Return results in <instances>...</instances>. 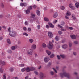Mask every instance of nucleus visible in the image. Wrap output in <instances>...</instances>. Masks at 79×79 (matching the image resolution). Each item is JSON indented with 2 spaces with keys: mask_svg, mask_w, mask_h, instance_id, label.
<instances>
[{
  "mask_svg": "<svg viewBox=\"0 0 79 79\" xmlns=\"http://www.w3.org/2000/svg\"><path fill=\"white\" fill-rule=\"evenodd\" d=\"M60 74L62 78H63L64 76H65V77H67L68 79H70V77H71L70 75L66 73V72H64L63 73H60Z\"/></svg>",
  "mask_w": 79,
  "mask_h": 79,
  "instance_id": "f257e3e1",
  "label": "nucleus"
},
{
  "mask_svg": "<svg viewBox=\"0 0 79 79\" xmlns=\"http://www.w3.org/2000/svg\"><path fill=\"white\" fill-rule=\"evenodd\" d=\"M16 32L14 31H9V35L12 37H14L16 36Z\"/></svg>",
  "mask_w": 79,
  "mask_h": 79,
  "instance_id": "f03ea898",
  "label": "nucleus"
},
{
  "mask_svg": "<svg viewBox=\"0 0 79 79\" xmlns=\"http://www.w3.org/2000/svg\"><path fill=\"white\" fill-rule=\"evenodd\" d=\"M47 47L49 49H52L53 48V44L52 42L49 41V44L48 45Z\"/></svg>",
  "mask_w": 79,
  "mask_h": 79,
  "instance_id": "7ed1b4c3",
  "label": "nucleus"
},
{
  "mask_svg": "<svg viewBox=\"0 0 79 79\" xmlns=\"http://www.w3.org/2000/svg\"><path fill=\"white\" fill-rule=\"evenodd\" d=\"M48 34L49 38H52L53 37V35L51 32H48Z\"/></svg>",
  "mask_w": 79,
  "mask_h": 79,
  "instance_id": "20e7f679",
  "label": "nucleus"
},
{
  "mask_svg": "<svg viewBox=\"0 0 79 79\" xmlns=\"http://www.w3.org/2000/svg\"><path fill=\"white\" fill-rule=\"evenodd\" d=\"M32 52V50L31 49H30L27 51V53L29 55H32L33 54Z\"/></svg>",
  "mask_w": 79,
  "mask_h": 79,
  "instance_id": "39448f33",
  "label": "nucleus"
},
{
  "mask_svg": "<svg viewBox=\"0 0 79 79\" xmlns=\"http://www.w3.org/2000/svg\"><path fill=\"white\" fill-rule=\"evenodd\" d=\"M20 6H21L23 7V6H27V4L25 3L21 2L20 3Z\"/></svg>",
  "mask_w": 79,
  "mask_h": 79,
  "instance_id": "423d86ee",
  "label": "nucleus"
},
{
  "mask_svg": "<svg viewBox=\"0 0 79 79\" xmlns=\"http://www.w3.org/2000/svg\"><path fill=\"white\" fill-rule=\"evenodd\" d=\"M31 71V67H28L26 68V72L27 73Z\"/></svg>",
  "mask_w": 79,
  "mask_h": 79,
  "instance_id": "0eeeda50",
  "label": "nucleus"
},
{
  "mask_svg": "<svg viewBox=\"0 0 79 79\" xmlns=\"http://www.w3.org/2000/svg\"><path fill=\"white\" fill-rule=\"evenodd\" d=\"M50 60V58L48 57H46L44 58V61L45 63H47Z\"/></svg>",
  "mask_w": 79,
  "mask_h": 79,
  "instance_id": "6e6552de",
  "label": "nucleus"
},
{
  "mask_svg": "<svg viewBox=\"0 0 79 79\" xmlns=\"http://www.w3.org/2000/svg\"><path fill=\"white\" fill-rule=\"evenodd\" d=\"M40 79H43V77H44V74H43V73L40 72Z\"/></svg>",
  "mask_w": 79,
  "mask_h": 79,
  "instance_id": "1a4fd4ad",
  "label": "nucleus"
},
{
  "mask_svg": "<svg viewBox=\"0 0 79 79\" xmlns=\"http://www.w3.org/2000/svg\"><path fill=\"white\" fill-rule=\"evenodd\" d=\"M58 16V14L57 12H56L53 14V17L54 18H56Z\"/></svg>",
  "mask_w": 79,
  "mask_h": 79,
  "instance_id": "9d476101",
  "label": "nucleus"
},
{
  "mask_svg": "<svg viewBox=\"0 0 79 79\" xmlns=\"http://www.w3.org/2000/svg\"><path fill=\"white\" fill-rule=\"evenodd\" d=\"M37 46L35 44H33L31 46V48L33 50H35Z\"/></svg>",
  "mask_w": 79,
  "mask_h": 79,
  "instance_id": "9b49d317",
  "label": "nucleus"
},
{
  "mask_svg": "<svg viewBox=\"0 0 79 79\" xmlns=\"http://www.w3.org/2000/svg\"><path fill=\"white\" fill-rule=\"evenodd\" d=\"M62 47L64 49H66L68 48V45L67 44H64L62 45Z\"/></svg>",
  "mask_w": 79,
  "mask_h": 79,
  "instance_id": "f8f14e48",
  "label": "nucleus"
},
{
  "mask_svg": "<svg viewBox=\"0 0 79 79\" xmlns=\"http://www.w3.org/2000/svg\"><path fill=\"white\" fill-rule=\"evenodd\" d=\"M70 37L72 39H76V36L74 35H70Z\"/></svg>",
  "mask_w": 79,
  "mask_h": 79,
  "instance_id": "ddd939ff",
  "label": "nucleus"
},
{
  "mask_svg": "<svg viewBox=\"0 0 79 79\" xmlns=\"http://www.w3.org/2000/svg\"><path fill=\"white\" fill-rule=\"evenodd\" d=\"M1 64H2V65H5V62L3 61H2V60H0V65Z\"/></svg>",
  "mask_w": 79,
  "mask_h": 79,
  "instance_id": "4468645a",
  "label": "nucleus"
},
{
  "mask_svg": "<svg viewBox=\"0 0 79 79\" xmlns=\"http://www.w3.org/2000/svg\"><path fill=\"white\" fill-rule=\"evenodd\" d=\"M48 24L50 26V27H51V28H54V25H53L52 23H49Z\"/></svg>",
  "mask_w": 79,
  "mask_h": 79,
  "instance_id": "2eb2a0df",
  "label": "nucleus"
},
{
  "mask_svg": "<svg viewBox=\"0 0 79 79\" xmlns=\"http://www.w3.org/2000/svg\"><path fill=\"white\" fill-rule=\"evenodd\" d=\"M25 12L26 14H29L30 13V10L27 9L26 10H25Z\"/></svg>",
  "mask_w": 79,
  "mask_h": 79,
  "instance_id": "dca6fc26",
  "label": "nucleus"
},
{
  "mask_svg": "<svg viewBox=\"0 0 79 79\" xmlns=\"http://www.w3.org/2000/svg\"><path fill=\"white\" fill-rule=\"evenodd\" d=\"M75 6L77 8H79V2H76L75 3Z\"/></svg>",
  "mask_w": 79,
  "mask_h": 79,
  "instance_id": "f3484780",
  "label": "nucleus"
},
{
  "mask_svg": "<svg viewBox=\"0 0 79 79\" xmlns=\"http://www.w3.org/2000/svg\"><path fill=\"white\" fill-rule=\"evenodd\" d=\"M44 21L46 22L48 21H49V19L47 17H44Z\"/></svg>",
  "mask_w": 79,
  "mask_h": 79,
  "instance_id": "a211bd4d",
  "label": "nucleus"
},
{
  "mask_svg": "<svg viewBox=\"0 0 79 79\" xmlns=\"http://www.w3.org/2000/svg\"><path fill=\"white\" fill-rule=\"evenodd\" d=\"M66 16H71V13L69 12V11H68L66 14Z\"/></svg>",
  "mask_w": 79,
  "mask_h": 79,
  "instance_id": "6ab92c4d",
  "label": "nucleus"
},
{
  "mask_svg": "<svg viewBox=\"0 0 79 79\" xmlns=\"http://www.w3.org/2000/svg\"><path fill=\"white\" fill-rule=\"evenodd\" d=\"M31 18H35V14H31Z\"/></svg>",
  "mask_w": 79,
  "mask_h": 79,
  "instance_id": "aec40b11",
  "label": "nucleus"
},
{
  "mask_svg": "<svg viewBox=\"0 0 79 79\" xmlns=\"http://www.w3.org/2000/svg\"><path fill=\"white\" fill-rule=\"evenodd\" d=\"M46 53L48 55H50L51 54V52L49 50H46Z\"/></svg>",
  "mask_w": 79,
  "mask_h": 79,
  "instance_id": "412c9836",
  "label": "nucleus"
},
{
  "mask_svg": "<svg viewBox=\"0 0 79 79\" xmlns=\"http://www.w3.org/2000/svg\"><path fill=\"white\" fill-rule=\"evenodd\" d=\"M31 71H34V70H35L36 69L34 67H31Z\"/></svg>",
  "mask_w": 79,
  "mask_h": 79,
  "instance_id": "4be33fe9",
  "label": "nucleus"
},
{
  "mask_svg": "<svg viewBox=\"0 0 79 79\" xmlns=\"http://www.w3.org/2000/svg\"><path fill=\"white\" fill-rule=\"evenodd\" d=\"M26 71V68H23L22 69L21 71L22 72H24V71Z\"/></svg>",
  "mask_w": 79,
  "mask_h": 79,
  "instance_id": "5701e85b",
  "label": "nucleus"
},
{
  "mask_svg": "<svg viewBox=\"0 0 79 79\" xmlns=\"http://www.w3.org/2000/svg\"><path fill=\"white\" fill-rule=\"evenodd\" d=\"M42 46L44 48H45V47H47V46L46 45V44H45V43H43L42 44Z\"/></svg>",
  "mask_w": 79,
  "mask_h": 79,
  "instance_id": "b1692460",
  "label": "nucleus"
},
{
  "mask_svg": "<svg viewBox=\"0 0 79 79\" xmlns=\"http://www.w3.org/2000/svg\"><path fill=\"white\" fill-rule=\"evenodd\" d=\"M65 24V22L64 21H62L61 23H60V25L61 26H64Z\"/></svg>",
  "mask_w": 79,
  "mask_h": 79,
  "instance_id": "393cba45",
  "label": "nucleus"
},
{
  "mask_svg": "<svg viewBox=\"0 0 79 79\" xmlns=\"http://www.w3.org/2000/svg\"><path fill=\"white\" fill-rule=\"evenodd\" d=\"M7 43L9 44H11V41H10V39H8L7 40Z\"/></svg>",
  "mask_w": 79,
  "mask_h": 79,
  "instance_id": "a878e982",
  "label": "nucleus"
},
{
  "mask_svg": "<svg viewBox=\"0 0 79 79\" xmlns=\"http://www.w3.org/2000/svg\"><path fill=\"white\" fill-rule=\"evenodd\" d=\"M72 16L73 19H76V17H75V15L74 14L72 15Z\"/></svg>",
  "mask_w": 79,
  "mask_h": 79,
  "instance_id": "bb28decb",
  "label": "nucleus"
},
{
  "mask_svg": "<svg viewBox=\"0 0 79 79\" xmlns=\"http://www.w3.org/2000/svg\"><path fill=\"white\" fill-rule=\"evenodd\" d=\"M37 14L38 16H40V11L39 10L37 11Z\"/></svg>",
  "mask_w": 79,
  "mask_h": 79,
  "instance_id": "cd10ccee",
  "label": "nucleus"
},
{
  "mask_svg": "<svg viewBox=\"0 0 79 79\" xmlns=\"http://www.w3.org/2000/svg\"><path fill=\"white\" fill-rule=\"evenodd\" d=\"M55 57V55L54 54H52L50 56V58H52Z\"/></svg>",
  "mask_w": 79,
  "mask_h": 79,
  "instance_id": "c85d7f7f",
  "label": "nucleus"
},
{
  "mask_svg": "<svg viewBox=\"0 0 79 79\" xmlns=\"http://www.w3.org/2000/svg\"><path fill=\"white\" fill-rule=\"evenodd\" d=\"M1 8H4V4L3 3H1Z\"/></svg>",
  "mask_w": 79,
  "mask_h": 79,
  "instance_id": "c756f323",
  "label": "nucleus"
},
{
  "mask_svg": "<svg viewBox=\"0 0 79 79\" xmlns=\"http://www.w3.org/2000/svg\"><path fill=\"white\" fill-rule=\"evenodd\" d=\"M29 41L30 43H32V42H34V40H33L32 39H30L29 40Z\"/></svg>",
  "mask_w": 79,
  "mask_h": 79,
  "instance_id": "7c9ffc66",
  "label": "nucleus"
},
{
  "mask_svg": "<svg viewBox=\"0 0 79 79\" xmlns=\"http://www.w3.org/2000/svg\"><path fill=\"white\" fill-rule=\"evenodd\" d=\"M61 30L62 31H63L64 32H65V31H66V29H64V28H61Z\"/></svg>",
  "mask_w": 79,
  "mask_h": 79,
  "instance_id": "2f4dec72",
  "label": "nucleus"
},
{
  "mask_svg": "<svg viewBox=\"0 0 79 79\" xmlns=\"http://www.w3.org/2000/svg\"><path fill=\"white\" fill-rule=\"evenodd\" d=\"M60 9H61V10H64V9H65V7H64V6H62L60 7Z\"/></svg>",
  "mask_w": 79,
  "mask_h": 79,
  "instance_id": "473e14b6",
  "label": "nucleus"
},
{
  "mask_svg": "<svg viewBox=\"0 0 79 79\" xmlns=\"http://www.w3.org/2000/svg\"><path fill=\"white\" fill-rule=\"evenodd\" d=\"M58 36H57L55 37V40L57 41H58L59 40V38H58Z\"/></svg>",
  "mask_w": 79,
  "mask_h": 79,
  "instance_id": "72a5a7b5",
  "label": "nucleus"
},
{
  "mask_svg": "<svg viewBox=\"0 0 79 79\" xmlns=\"http://www.w3.org/2000/svg\"><path fill=\"white\" fill-rule=\"evenodd\" d=\"M57 26L58 27H59V28H63V26H61L60 24L58 25Z\"/></svg>",
  "mask_w": 79,
  "mask_h": 79,
  "instance_id": "f704fd0d",
  "label": "nucleus"
},
{
  "mask_svg": "<svg viewBox=\"0 0 79 79\" xmlns=\"http://www.w3.org/2000/svg\"><path fill=\"white\" fill-rule=\"evenodd\" d=\"M8 52L9 53H10V54L12 53V51H11V50H10V49H9V50H8Z\"/></svg>",
  "mask_w": 79,
  "mask_h": 79,
  "instance_id": "c9c22d12",
  "label": "nucleus"
},
{
  "mask_svg": "<svg viewBox=\"0 0 79 79\" xmlns=\"http://www.w3.org/2000/svg\"><path fill=\"white\" fill-rule=\"evenodd\" d=\"M19 66H20V67H23V66H24V64H19Z\"/></svg>",
  "mask_w": 79,
  "mask_h": 79,
  "instance_id": "e433bc0d",
  "label": "nucleus"
},
{
  "mask_svg": "<svg viewBox=\"0 0 79 79\" xmlns=\"http://www.w3.org/2000/svg\"><path fill=\"white\" fill-rule=\"evenodd\" d=\"M13 68H11L10 69V72H13Z\"/></svg>",
  "mask_w": 79,
  "mask_h": 79,
  "instance_id": "4c0bfd02",
  "label": "nucleus"
},
{
  "mask_svg": "<svg viewBox=\"0 0 79 79\" xmlns=\"http://www.w3.org/2000/svg\"><path fill=\"white\" fill-rule=\"evenodd\" d=\"M32 6H29L28 7V10H32Z\"/></svg>",
  "mask_w": 79,
  "mask_h": 79,
  "instance_id": "58836bf2",
  "label": "nucleus"
},
{
  "mask_svg": "<svg viewBox=\"0 0 79 79\" xmlns=\"http://www.w3.org/2000/svg\"><path fill=\"white\" fill-rule=\"evenodd\" d=\"M50 73L52 76H53V75H54V72L52 71H51L50 72Z\"/></svg>",
  "mask_w": 79,
  "mask_h": 79,
  "instance_id": "ea45409f",
  "label": "nucleus"
},
{
  "mask_svg": "<svg viewBox=\"0 0 79 79\" xmlns=\"http://www.w3.org/2000/svg\"><path fill=\"white\" fill-rule=\"evenodd\" d=\"M69 47H71L72 46V43H71V42H69Z\"/></svg>",
  "mask_w": 79,
  "mask_h": 79,
  "instance_id": "a19ab883",
  "label": "nucleus"
},
{
  "mask_svg": "<svg viewBox=\"0 0 79 79\" xmlns=\"http://www.w3.org/2000/svg\"><path fill=\"white\" fill-rule=\"evenodd\" d=\"M23 34L24 35H25V36H26L27 37V36H28V34L26 32L24 33Z\"/></svg>",
  "mask_w": 79,
  "mask_h": 79,
  "instance_id": "79ce46f5",
  "label": "nucleus"
},
{
  "mask_svg": "<svg viewBox=\"0 0 79 79\" xmlns=\"http://www.w3.org/2000/svg\"><path fill=\"white\" fill-rule=\"evenodd\" d=\"M60 56L62 58H64V57H65V56H64V55H60Z\"/></svg>",
  "mask_w": 79,
  "mask_h": 79,
  "instance_id": "37998d69",
  "label": "nucleus"
},
{
  "mask_svg": "<svg viewBox=\"0 0 79 79\" xmlns=\"http://www.w3.org/2000/svg\"><path fill=\"white\" fill-rule=\"evenodd\" d=\"M23 29L24 30V31H26L27 30V28H26V27H23Z\"/></svg>",
  "mask_w": 79,
  "mask_h": 79,
  "instance_id": "c03bdc74",
  "label": "nucleus"
},
{
  "mask_svg": "<svg viewBox=\"0 0 79 79\" xmlns=\"http://www.w3.org/2000/svg\"><path fill=\"white\" fill-rule=\"evenodd\" d=\"M11 48L13 50H15V47L14 46L12 47Z\"/></svg>",
  "mask_w": 79,
  "mask_h": 79,
  "instance_id": "a18cd8bd",
  "label": "nucleus"
},
{
  "mask_svg": "<svg viewBox=\"0 0 79 79\" xmlns=\"http://www.w3.org/2000/svg\"><path fill=\"white\" fill-rule=\"evenodd\" d=\"M58 34L60 35H61V34H62V32L61 31H58Z\"/></svg>",
  "mask_w": 79,
  "mask_h": 79,
  "instance_id": "49530a36",
  "label": "nucleus"
},
{
  "mask_svg": "<svg viewBox=\"0 0 79 79\" xmlns=\"http://www.w3.org/2000/svg\"><path fill=\"white\" fill-rule=\"evenodd\" d=\"M57 56L58 60H60V59H61V58L60 57V56L57 55Z\"/></svg>",
  "mask_w": 79,
  "mask_h": 79,
  "instance_id": "de8ad7c7",
  "label": "nucleus"
},
{
  "mask_svg": "<svg viewBox=\"0 0 79 79\" xmlns=\"http://www.w3.org/2000/svg\"><path fill=\"white\" fill-rule=\"evenodd\" d=\"M46 28H47V29H49V28H50V26H49L48 25H47L46 26Z\"/></svg>",
  "mask_w": 79,
  "mask_h": 79,
  "instance_id": "09e8293b",
  "label": "nucleus"
},
{
  "mask_svg": "<svg viewBox=\"0 0 79 79\" xmlns=\"http://www.w3.org/2000/svg\"><path fill=\"white\" fill-rule=\"evenodd\" d=\"M73 6V4H69V7L70 8L72 7Z\"/></svg>",
  "mask_w": 79,
  "mask_h": 79,
  "instance_id": "8fccbe9b",
  "label": "nucleus"
},
{
  "mask_svg": "<svg viewBox=\"0 0 79 79\" xmlns=\"http://www.w3.org/2000/svg\"><path fill=\"white\" fill-rule=\"evenodd\" d=\"M24 24L25 25H28V22H27V21H26L25 22Z\"/></svg>",
  "mask_w": 79,
  "mask_h": 79,
  "instance_id": "3c124183",
  "label": "nucleus"
},
{
  "mask_svg": "<svg viewBox=\"0 0 79 79\" xmlns=\"http://www.w3.org/2000/svg\"><path fill=\"white\" fill-rule=\"evenodd\" d=\"M17 44L18 45H20V44H21V41H18Z\"/></svg>",
  "mask_w": 79,
  "mask_h": 79,
  "instance_id": "603ef678",
  "label": "nucleus"
},
{
  "mask_svg": "<svg viewBox=\"0 0 79 79\" xmlns=\"http://www.w3.org/2000/svg\"><path fill=\"white\" fill-rule=\"evenodd\" d=\"M0 73H3V68H1L0 69Z\"/></svg>",
  "mask_w": 79,
  "mask_h": 79,
  "instance_id": "864d4df0",
  "label": "nucleus"
},
{
  "mask_svg": "<svg viewBox=\"0 0 79 79\" xmlns=\"http://www.w3.org/2000/svg\"><path fill=\"white\" fill-rule=\"evenodd\" d=\"M28 32H31V29L30 28H28Z\"/></svg>",
  "mask_w": 79,
  "mask_h": 79,
  "instance_id": "5fc2aeb1",
  "label": "nucleus"
},
{
  "mask_svg": "<svg viewBox=\"0 0 79 79\" xmlns=\"http://www.w3.org/2000/svg\"><path fill=\"white\" fill-rule=\"evenodd\" d=\"M34 73L35 74H36V75H38V72L36 71H34Z\"/></svg>",
  "mask_w": 79,
  "mask_h": 79,
  "instance_id": "6e6d98bb",
  "label": "nucleus"
},
{
  "mask_svg": "<svg viewBox=\"0 0 79 79\" xmlns=\"http://www.w3.org/2000/svg\"><path fill=\"white\" fill-rule=\"evenodd\" d=\"M38 29H40V25H38L37 26Z\"/></svg>",
  "mask_w": 79,
  "mask_h": 79,
  "instance_id": "4d7b16f0",
  "label": "nucleus"
},
{
  "mask_svg": "<svg viewBox=\"0 0 79 79\" xmlns=\"http://www.w3.org/2000/svg\"><path fill=\"white\" fill-rule=\"evenodd\" d=\"M32 7H33L34 8H37V6H36V5H34Z\"/></svg>",
  "mask_w": 79,
  "mask_h": 79,
  "instance_id": "13d9d810",
  "label": "nucleus"
},
{
  "mask_svg": "<svg viewBox=\"0 0 79 79\" xmlns=\"http://www.w3.org/2000/svg\"><path fill=\"white\" fill-rule=\"evenodd\" d=\"M71 8L72 10H75V7H74L73 6H72Z\"/></svg>",
  "mask_w": 79,
  "mask_h": 79,
  "instance_id": "bf43d9fd",
  "label": "nucleus"
},
{
  "mask_svg": "<svg viewBox=\"0 0 79 79\" xmlns=\"http://www.w3.org/2000/svg\"><path fill=\"white\" fill-rule=\"evenodd\" d=\"M3 79H6V76H5V74L3 75Z\"/></svg>",
  "mask_w": 79,
  "mask_h": 79,
  "instance_id": "052dcab7",
  "label": "nucleus"
},
{
  "mask_svg": "<svg viewBox=\"0 0 79 79\" xmlns=\"http://www.w3.org/2000/svg\"><path fill=\"white\" fill-rule=\"evenodd\" d=\"M21 15H20V14H19V15H18V17L19 18H21Z\"/></svg>",
  "mask_w": 79,
  "mask_h": 79,
  "instance_id": "680f3d73",
  "label": "nucleus"
},
{
  "mask_svg": "<svg viewBox=\"0 0 79 79\" xmlns=\"http://www.w3.org/2000/svg\"><path fill=\"white\" fill-rule=\"evenodd\" d=\"M10 30H11V27H10L8 29V31L9 32V33L10 31H10Z\"/></svg>",
  "mask_w": 79,
  "mask_h": 79,
  "instance_id": "e2e57ef3",
  "label": "nucleus"
},
{
  "mask_svg": "<svg viewBox=\"0 0 79 79\" xmlns=\"http://www.w3.org/2000/svg\"><path fill=\"white\" fill-rule=\"evenodd\" d=\"M57 21H58V20H56L54 21V22H53V23H54V24H55V23H56L57 22Z\"/></svg>",
  "mask_w": 79,
  "mask_h": 79,
  "instance_id": "0e129e2a",
  "label": "nucleus"
},
{
  "mask_svg": "<svg viewBox=\"0 0 79 79\" xmlns=\"http://www.w3.org/2000/svg\"><path fill=\"white\" fill-rule=\"evenodd\" d=\"M28 78H29V76H27L25 77V79H28Z\"/></svg>",
  "mask_w": 79,
  "mask_h": 79,
  "instance_id": "69168bd1",
  "label": "nucleus"
},
{
  "mask_svg": "<svg viewBox=\"0 0 79 79\" xmlns=\"http://www.w3.org/2000/svg\"><path fill=\"white\" fill-rule=\"evenodd\" d=\"M2 27L3 28V29H6V27H5V26H3Z\"/></svg>",
  "mask_w": 79,
  "mask_h": 79,
  "instance_id": "338daca9",
  "label": "nucleus"
},
{
  "mask_svg": "<svg viewBox=\"0 0 79 79\" xmlns=\"http://www.w3.org/2000/svg\"><path fill=\"white\" fill-rule=\"evenodd\" d=\"M12 79H18V78H17V77H13Z\"/></svg>",
  "mask_w": 79,
  "mask_h": 79,
  "instance_id": "774afa93",
  "label": "nucleus"
}]
</instances>
